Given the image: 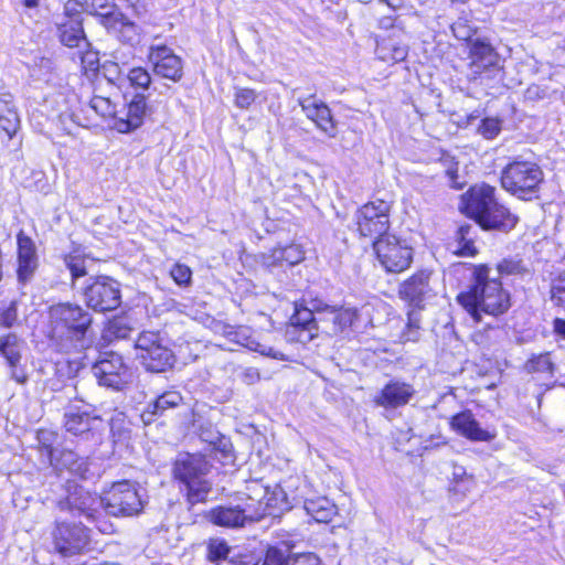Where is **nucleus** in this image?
Instances as JSON below:
<instances>
[{
    "mask_svg": "<svg viewBox=\"0 0 565 565\" xmlns=\"http://www.w3.org/2000/svg\"><path fill=\"white\" fill-rule=\"evenodd\" d=\"M39 66L41 70H45L46 72H51L53 70V62L50 58L42 57L40 60Z\"/></svg>",
    "mask_w": 565,
    "mask_h": 565,
    "instance_id": "0e129e2a",
    "label": "nucleus"
},
{
    "mask_svg": "<svg viewBox=\"0 0 565 565\" xmlns=\"http://www.w3.org/2000/svg\"><path fill=\"white\" fill-rule=\"evenodd\" d=\"M18 244V280L20 284L28 282L38 268V254L33 239L20 231L17 235Z\"/></svg>",
    "mask_w": 565,
    "mask_h": 565,
    "instance_id": "dca6fc26",
    "label": "nucleus"
},
{
    "mask_svg": "<svg viewBox=\"0 0 565 565\" xmlns=\"http://www.w3.org/2000/svg\"><path fill=\"white\" fill-rule=\"evenodd\" d=\"M381 3L386 4L387 7L392 9H398L403 4V0H380Z\"/></svg>",
    "mask_w": 565,
    "mask_h": 565,
    "instance_id": "69168bd1",
    "label": "nucleus"
},
{
    "mask_svg": "<svg viewBox=\"0 0 565 565\" xmlns=\"http://www.w3.org/2000/svg\"><path fill=\"white\" fill-rule=\"evenodd\" d=\"M518 222V218L502 204L497 203L486 215L477 223L484 230H498L501 232L511 231Z\"/></svg>",
    "mask_w": 565,
    "mask_h": 565,
    "instance_id": "c85d7f7f",
    "label": "nucleus"
},
{
    "mask_svg": "<svg viewBox=\"0 0 565 565\" xmlns=\"http://www.w3.org/2000/svg\"><path fill=\"white\" fill-rule=\"evenodd\" d=\"M376 54L385 62L396 63L407 56V50L405 46L394 45L391 42H382L377 44Z\"/></svg>",
    "mask_w": 565,
    "mask_h": 565,
    "instance_id": "ea45409f",
    "label": "nucleus"
},
{
    "mask_svg": "<svg viewBox=\"0 0 565 565\" xmlns=\"http://www.w3.org/2000/svg\"><path fill=\"white\" fill-rule=\"evenodd\" d=\"M428 271H419L413 275L409 279L404 281L399 288V295L403 299L413 303L422 301L423 297L430 290L429 289Z\"/></svg>",
    "mask_w": 565,
    "mask_h": 565,
    "instance_id": "7c9ffc66",
    "label": "nucleus"
},
{
    "mask_svg": "<svg viewBox=\"0 0 565 565\" xmlns=\"http://www.w3.org/2000/svg\"><path fill=\"white\" fill-rule=\"evenodd\" d=\"M93 374L102 386L121 390L130 379L129 369L124 363L121 355L109 352L98 360L93 366Z\"/></svg>",
    "mask_w": 565,
    "mask_h": 565,
    "instance_id": "9b49d317",
    "label": "nucleus"
},
{
    "mask_svg": "<svg viewBox=\"0 0 565 565\" xmlns=\"http://www.w3.org/2000/svg\"><path fill=\"white\" fill-rule=\"evenodd\" d=\"M92 107L103 116H107L111 114V104L109 99L96 96L90 102Z\"/></svg>",
    "mask_w": 565,
    "mask_h": 565,
    "instance_id": "bf43d9fd",
    "label": "nucleus"
},
{
    "mask_svg": "<svg viewBox=\"0 0 565 565\" xmlns=\"http://www.w3.org/2000/svg\"><path fill=\"white\" fill-rule=\"evenodd\" d=\"M490 288V296L478 307V322L481 321V315L499 316L510 308L509 294L502 288L500 280H493Z\"/></svg>",
    "mask_w": 565,
    "mask_h": 565,
    "instance_id": "cd10ccee",
    "label": "nucleus"
},
{
    "mask_svg": "<svg viewBox=\"0 0 565 565\" xmlns=\"http://www.w3.org/2000/svg\"><path fill=\"white\" fill-rule=\"evenodd\" d=\"M262 565H287V556L281 550L270 547Z\"/></svg>",
    "mask_w": 565,
    "mask_h": 565,
    "instance_id": "5fc2aeb1",
    "label": "nucleus"
},
{
    "mask_svg": "<svg viewBox=\"0 0 565 565\" xmlns=\"http://www.w3.org/2000/svg\"><path fill=\"white\" fill-rule=\"evenodd\" d=\"M127 6L131 7L137 14H141L147 10L148 0H124Z\"/></svg>",
    "mask_w": 565,
    "mask_h": 565,
    "instance_id": "680f3d73",
    "label": "nucleus"
},
{
    "mask_svg": "<svg viewBox=\"0 0 565 565\" xmlns=\"http://www.w3.org/2000/svg\"><path fill=\"white\" fill-rule=\"evenodd\" d=\"M65 429L83 440L98 444L104 431V423L98 416H90L88 413L75 412L74 406L65 413Z\"/></svg>",
    "mask_w": 565,
    "mask_h": 565,
    "instance_id": "4468645a",
    "label": "nucleus"
},
{
    "mask_svg": "<svg viewBox=\"0 0 565 565\" xmlns=\"http://www.w3.org/2000/svg\"><path fill=\"white\" fill-rule=\"evenodd\" d=\"M209 471L210 465L201 455L181 454L173 467L175 479L182 483L200 476H206Z\"/></svg>",
    "mask_w": 565,
    "mask_h": 565,
    "instance_id": "5701e85b",
    "label": "nucleus"
},
{
    "mask_svg": "<svg viewBox=\"0 0 565 565\" xmlns=\"http://www.w3.org/2000/svg\"><path fill=\"white\" fill-rule=\"evenodd\" d=\"M494 193L495 188L484 183L471 188L466 209L468 214L473 217L476 222L499 203Z\"/></svg>",
    "mask_w": 565,
    "mask_h": 565,
    "instance_id": "4be33fe9",
    "label": "nucleus"
},
{
    "mask_svg": "<svg viewBox=\"0 0 565 565\" xmlns=\"http://www.w3.org/2000/svg\"><path fill=\"white\" fill-rule=\"evenodd\" d=\"M87 521L94 523L103 534H111L115 531L114 524L103 514L100 509H97L95 516H88Z\"/></svg>",
    "mask_w": 565,
    "mask_h": 565,
    "instance_id": "603ef678",
    "label": "nucleus"
},
{
    "mask_svg": "<svg viewBox=\"0 0 565 565\" xmlns=\"http://www.w3.org/2000/svg\"><path fill=\"white\" fill-rule=\"evenodd\" d=\"M110 431L116 444H126L131 437V424L122 413H117L110 419Z\"/></svg>",
    "mask_w": 565,
    "mask_h": 565,
    "instance_id": "4c0bfd02",
    "label": "nucleus"
},
{
    "mask_svg": "<svg viewBox=\"0 0 565 565\" xmlns=\"http://www.w3.org/2000/svg\"><path fill=\"white\" fill-rule=\"evenodd\" d=\"M396 342L417 341L420 337L419 318L416 312H409L407 323L402 332L392 334Z\"/></svg>",
    "mask_w": 565,
    "mask_h": 565,
    "instance_id": "58836bf2",
    "label": "nucleus"
},
{
    "mask_svg": "<svg viewBox=\"0 0 565 565\" xmlns=\"http://www.w3.org/2000/svg\"><path fill=\"white\" fill-rule=\"evenodd\" d=\"M319 558L311 554H297L287 556V565H318Z\"/></svg>",
    "mask_w": 565,
    "mask_h": 565,
    "instance_id": "13d9d810",
    "label": "nucleus"
},
{
    "mask_svg": "<svg viewBox=\"0 0 565 565\" xmlns=\"http://www.w3.org/2000/svg\"><path fill=\"white\" fill-rule=\"evenodd\" d=\"M391 205L377 200L364 204L355 213L358 231L365 237H384L390 227Z\"/></svg>",
    "mask_w": 565,
    "mask_h": 565,
    "instance_id": "0eeeda50",
    "label": "nucleus"
},
{
    "mask_svg": "<svg viewBox=\"0 0 565 565\" xmlns=\"http://www.w3.org/2000/svg\"><path fill=\"white\" fill-rule=\"evenodd\" d=\"M0 355L11 367V377L18 383H24L26 381L25 373L22 370H17L21 360V342L14 333L0 338Z\"/></svg>",
    "mask_w": 565,
    "mask_h": 565,
    "instance_id": "bb28decb",
    "label": "nucleus"
},
{
    "mask_svg": "<svg viewBox=\"0 0 565 565\" xmlns=\"http://www.w3.org/2000/svg\"><path fill=\"white\" fill-rule=\"evenodd\" d=\"M479 117H480V115H479V114H476V115H475V114H471V115L467 118L466 126L471 125V124H472V120H475V119H477V118H479Z\"/></svg>",
    "mask_w": 565,
    "mask_h": 565,
    "instance_id": "774afa93",
    "label": "nucleus"
},
{
    "mask_svg": "<svg viewBox=\"0 0 565 565\" xmlns=\"http://www.w3.org/2000/svg\"><path fill=\"white\" fill-rule=\"evenodd\" d=\"M182 402L183 397L178 391H167L148 405L143 416L147 414L163 415L166 411L180 406Z\"/></svg>",
    "mask_w": 565,
    "mask_h": 565,
    "instance_id": "c9c22d12",
    "label": "nucleus"
},
{
    "mask_svg": "<svg viewBox=\"0 0 565 565\" xmlns=\"http://www.w3.org/2000/svg\"><path fill=\"white\" fill-rule=\"evenodd\" d=\"M170 275L179 286H186L191 281L192 271L186 265L175 264Z\"/></svg>",
    "mask_w": 565,
    "mask_h": 565,
    "instance_id": "8fccbe9b",
    "label": "nucleus"
},
{
    "mask_svg": "<svg viewBox=\"0 0 565 565\" xmlns=\"http://www.w3.org/2000/svg\"><path fill=\"white\" fill-rule=\"evenodd\" d=\"M23 4L28 8H34L39 4V0H23Z\"/></svg>",
    "mask_w": 565,
    "mask_h": 565,
    "instance_id": "338daca9",
    "label": "nucleus"
},
{
    "mask_svg": "<svg viewBox=\"0 0 565 565\" xmlns=\"http://www.w3.org/2000/svg\"><path fill=\"white\" fill-rule=\"evenodd\" d=\"M493 280L490 278V268L487 265L476 267L473 271V284L468 291L460 292L457 296L458 303L478 322V307L490 296Z\"/></svg>",
    "mask_w": 565,
    "mask_h": 565,
    "instance_id": "f8f14e48",
    "label": "nucleus"
},
{
    "mask_svg": "<svg viewBox=\"0 0 565 565\" xmlns=\"http://www.w3.org/2000/svg\"><path fill=\"white\" fill-rule=\"evenodd\" d=\"M87 306L95 311H111L120 305L119 282L108 276H98L83 291Z\"/></svg>",
    "mask_w": 565,
    "mask_h": 565,
    "instance_id": "6e6552de",
    "label": "nucleus"
},
{
    "mask_svg": "<svg viewBox=\"0 0 565 565\" xmlns=\"http://www.w3.org/2000/svg\"><path fill=\"white\" fill-rule=\"evenodd\" d=\"M315 309L319 316V330L331 337L347 333L359 318L358 310L351 307L330 306L321 301Z\"/></svg>",
    "mask_w": 565,
    "mask_h": 565,
    "instance_id": "1a4fd4ad",
    "label": "nucleus"
},
{
    "mask_svg": "<svg viewBox=\"0 0 565 565\" xmlns=\"http://www.w3.org/2000/svg\"><path fill=\"white\" fill-rule=\"evenodd\" d=\"M86 262V257L78 250H74L64 257V263L70 269L73 280L87 275Z\"/></svg>",
    "mask_w": 565,
    "mask_h": 565,
    "instance_id": "a19ab883",
    "label": "nucleus"
},
{
    "mask_svg": "<svg viewBox=\"0 0 565 565\" xmlns=\"http://www.w3.org/2000/svg\"><path fill=\"white\" fill-rule=\"evenodd\" d=\"M250 495L253 503H258L263 508L262 518L265 515H275L277 512H282L290 509V502L285 490L280 486H275L273 490H268L259 484H255Z\"/></svg>",
    "mask_w": 565,
    "mask_h": 565,
    "instance_id": "f3484780",
    "label": "nucleus"
},
{
    "mask_svg": "<svg viewBox=\"0 0 565 565\" xmlns=\"http://www.w3.org/2000/svg\"><path fill=\"white\" fill-rule=\"evenodd\" d=\"M373 247L381 265L388 273H402L413 260L412 248L393 235L379 237Z\"/></svg>",
    "mask_w": 565,
    "mask_h": 565,
    "instance_id": "423d86ee",
    "label": "nucleus"
},
{
    "mask_svg": "<svg viewBox=\"0 0 565 565\" xmlns=\"http://www.w3.org/2000/svg\"><path fill=\"white\" fill-rule=\"evenodd\" d=\"M88 11V3L78 0H67L64 4V17L62 21H78L83 23L82 15Z\"/></svg>",
    "mask_w": 565,
    "mask_h": 565,
    "instance_id": "c03bdc74",
    "label": "nucleus"
},
{
    "mask_svg": "<svg viewBox=\"0 0 565 565\" xmlns=\"http://www.w3.org/2000/svg\"><path fill=\"white\" fill-rule=\"evenodd\" d=\"M551 297L557 306H565V276H558L553 280Z\"/></svg>",
    "mask_w": 565,
    "mask_h": 565,
    "instance_id": "3c124183",
    "label": "nucleus"
},
{
    "mask_svg": "<svg viewBox=\"0 0 565 565\" xmlns=\"http://www.w3.org/2000/svg\"><path fill=\"white\" fill-rule=\"evenodd\" d=\"M50 320L53 337H66L70 341V344H62L65 351H79L88 345L85 334L92 323V316L81 306L73 303L53 306L50 309Z\"/></svg>",
    "mask_w": 565,
    "mask_h": 565,
    "instance_id": "f257e3e1",
    "label": "nucleus"
},
{
    "mask_svg": "<svg viewBox=\"0 0 565 565\" xmlns=\"http://www.w3.org/2000/svg\"><path fill=\"white\" fill-rule=\"evenodd\" d=\"M235 105L241 109H247L256 99L257 94L250 88H237L234 96Z\"/></svg>",
    "mask_w": 565,
    "mask_h": 565,
    "instance_id": "09e8293b",
    "label": "nucleus"
},
{
    "mask_svg": "<svg viewBox=\"0 0 565 565\" xmlns=\"http://www.w3.org/2000/svg\"><path fill=\"white\" fill-rule=\"evenodd\" d=\"M501 130L500 121L497 118H486L478 126V132L486 139H493Z\"/></svg>",
    "mask_w": 565,
    "mask_h": 565,
    "instance_id": "de8ad7c7",
    "label": "nucleus"
},
{
    "mask_svg": "<svg viewBox=\"0 0 565 565\" xmlns=\"http://www.w3.org/2000/svg\"><path fill=\"white\" fill-rule=\"evenodd\" d=\"M246 347L249 348L253 351L259 352L260 354H263L265 356H270V358L277 359V360H284L285 359L284 354L281 352H278L274 348L268 347V345L263 344V343H259V342L254 341V340L249 341L246 344Z\"/></svg>",
    "mask_w": 565,
    "mask_h": 565,
    "instance_id": "864d4df0",
    "label": "nucleus"
},
{
    "mask_svg": "<svg viewBox=\"0 0 565 565\" xmlns=\"http://www.w3.org/2000/svg\"><path fill=\"white\" fill-rule=\"evenodd\" d=\"M497 270L501 276H522L527 271L522 259L516 257L502 259L498 263Z\"/></svg>",
    "mask_w": 565,
    "mask_h": 565,
    "instance_id": "37998d69",
    "label": "nucleus"
},
{
    "mask_svg": "<svg viewBox=\"0 0 565 565\" xmlns=\"http://www.w3.org/2000/svg\"><path fill=\"white\" fill-rule=\"evenodd\" d=\"M308 515L317 522L327 523L337 514V507L326 497L307 499L303 505Z\"/></svg>",
    "mask_w": 565,
    "mask_h": 565,
    "instance_id": "72a5a7b5",
    "label": "nucleus"
},
{
    "mask_svg": "<svg viewBox=\"0 0 565 565\" xmlns=\"http://www.w3.org/2000/svg\"><path fill=\"white\" fill-rule=\"evenodd\" d=\"M19 128L20 116L13 96L10 93L0 94V129L12 139Z\"/></svg>",
    "mask_w": 565,
    "mask_h": 565,
    "instance_id": "c756f323",
    "label": "nucleus"
},
{
    "mask_svg": "<svg viewBox=\"0 0 565 565\" xmlns=\"http://www.w3.org/2000/svg\"><path fill=\"white\" fill-rule=\"evenodd\" d=\"M450 425L455 431L472 441H491L497 436L495 431L481 428L470 411L452 416Z\"/></svg>",
    "mask_w": 565,
    "mask_h": 565,
    "instance_id": "aec40b11",
    "label": "nucleus"
},
{
    "mask_svg": "<svg viewBox=\"0 0 565 565\" xmlns=\"http://www.w3.org/2000/svg\"><path fill=\"white\" fill-rule=\"evenodd\" d=\"M146 110V97L141 94L135 95L127 106L125 117L115 118V128L121 134H127L139 128L143 122Z\"/></svg>",
    "mask_w": 565,
    "mask_h": 565,
    "instance_id": "a878e982",
    "label": "nucleus"
},
{
    "mask_svg": "<svg viewBox=\"0 0 565 565\" xmlns=\"http://www.w3.org/2000/svg\"><path fill=\"white\" fill-rule=\"evenodd\" d=\"M88 532L81 523L56 522L52 533L54 547L63 556L77 554L88 545Z\"/></svg>",
    "mask_w": 565,
    "mask_h": 565,
    "instance_id": "9d476101",
    "label": "nucleus"
},
{
    "mask_svg": "<svg viewBox=\"0 0 565 565\" xmlns=\"http://www.w3.org/2000/svg\"><path fill=\"white\" fill-rule=\"evenodd\" d=\"M18 318L17 302L12 301L10 306L0 313V326L11 328Z\"/></svg>",
    "mask_w": 565,
    "mask_h": 565,
    "instance_id": "4d7b16f0",
    "label": "nucleus"
},
{
    "mask_svg": "<svg viewBox=\"0 0 565 565\" xmlns=\"http://www.w3.org/2000/svg\"><path fill=\"white\" fill-rule=\"evenodd\" d=\"M548 97L547 87L532 84L524 92V98L529 102H537Z\"/></svg>",
    "mask_w": 565,
    "mask_h": 565,
    "instance_id": "6e6d98bb",
    "label": "nucleus"
},
{
    "mask_svg": "<svg viewBox=\"0 0 565 565\" xmlns=\"http://www.w3.org/2000/svg\"><path fill=\"white\" fill-rule=\"evenodd\" d=\"M148 60L153 73L160 77L179 82L183 76V63L180 56L167 45H150Z\"/></svg>",
    "mask_w": 565,
    "mask_h": 565,
    "instance_id": "2eb2a0df",
    "label": "nucleus"
},
{
    "mask_svg": "<svg viewBox=\"0 0 565 565\" xmlns=\"http://www.w3.org/2000/svg\"><path fill=\"white\" fill-rule=\"evenodd\" d=\"M263 508L253 503L248 494L236 505H217L206 513V519L214 525L230 529L243 527L249 522L262 519Z\"/></svg>",
    "mask_w": 565,
    "mask_h": 565,
    "instance_id": "20e7f679",
    "label": "nucleus"
},
{
    "mask_svg": "<svg viewBox=\"0 0 565 565\" xmlns=\"http://www.w3.org/2000/svg\"><path fill=\"white\" fill-rule=\"evenodd\" d=\"M553 330L561 338L565 339V320L561 318H555L553 321Z\"/></svg>",
    "mask_w": 565,
    "mask_h": 565,
    "instance_id": "e2e57ef3",
    "label": "nucleus"
},
{
    "mask_svg": "<svg viewBox=\"0 0 565 565\" xmlns=\"http://www.w3.org/2000/svg\"><path fill=\"white\" fill-rule=\"evenodd\" d=\"M58 38L61 42L68 47L85 46L86 36L83 29V23L76 21H61L57 22Z\"/></svg>",
    "mask_w": 565,
    "mask_h": 565,
    "instance_id": "473e14b6",
    "label": "nucleus"
},
{
    "mask_svg": "<svg viewBox=\"0 0 565 565\" xmlns=\"http://www.w3.org/2000/svg\"><path fill=\"white\" fill-rule=\"evenodd\" d=\"M320 301L312 302L311 308L295 306V312L290 317V323L287 328L286 334L290 340L300 343H308L313 340L319 332V317L316 318L315 306H319Z\"/></svg>",
    "mask_w": 565,
    "mask_h": 565,
    "instance_id": "ddd939ff",
    "label": "nucleus"
},
{
    "mask_svg": "<svg viewBox=\"0 0 565 565\" xmlns=\"http://www.w3.org/2000/svg\"><path fill=\"white\" fill-rule=\"evenodd\" d=\"M58 507L61 510H76L87 519L88 516H95L97 509H104V502L103 497H95L83 488H78L70 494L66 502L61 501Z\"/></svg>",
    "mask_w": 565,
    "mask_h": 565,
    "instance_id": "b1692460",
    "label": "nucleus"
},
{
    "mask_svg": "<svg viewBox=\"0 0 565 565\" xmlns=\"http://www.w3.org/2000/svg\"><path fill=\"white\" fill-rule=\"evenodd\" d=\"M553 367H554V364L551 360L550 353H541L537 355H533L532 358H530L526 361V363L524 365V369L526 370L527 373L552 374Z\"/></svg>",
    "mask_w": 565,
    "mask_h": 565,
    "instance_id": "79ce46f5",
    "label": "nucleus"
},
{
    "mask_svg": "<svg viewBox=\"0 0 565 565\" xmlns=\"http://www.w3.org/2000/svg\"><path fill=\"white\" fill-rule=\"evenodd\" d=\"M45 435H46V433H44V431H41V433L39 434V440H40V443L42 444L41 451H42V455H43V456H46V458H47L49 462H50L51 465H53V463H54V449L52 448V446H51V445L45 444V443L43 441V439H45Z\"/></svg>",
    "mask_w": 565,
    "mask_h": 565,
    "instance_id": "052dcab7",
    "label": "nucleus"
},
{
    "mask_svg": "<svg viewBox=\"0 0 565 565\" xmlns=\"http://www.w3.org/2000/svg\"><path fill=\"white\" fill-rule=\"evenodd\" d=\"M104 510L114 516H134L143 509L142 495L137 486L124 480L114 483L103 495Z\"/></svg>",
    "mask_w": 565,
    "mask_h": 565,
    "instance_id": "7ed1b4c3",
    "label": "nucleus"
},
{
    "mask_svg": "<svg viewBox=\"0 0 565 565\" xmlns=\"http://www.w3.org/2000/svg\"><path fill=\"white\" fill-rule=\"evenodd\" d=\"M127 78L135 87L147 89L151 83V76L143 67H134L127 73Z\"/></svg>",
    "mask_w": 565,
    "mask_h": 565,
    "instance_id": "a18cd8bd",
    "label": "nucleus"
},
{
    "mask_svg": "<svg viewBox=\"0 0 565 565\" xmlns=\"http://www.w3.org/2000/svg\"><path fill=\"white\" fill-rule=\"evenodd\" d=\"M414 395L413 385L402 381H391L374 397V403L384 408H398L408 404Z\"/></svg>",
    "mask_w": 565,
    "mask_h": 565,
    "instance_id": "6ab92c4d",
    "label": "nucleus"
},
{
    "mask_svg": "<svg viewBox=\"0 0 565 565\" xmlns=\"http://www.w3.org/2000/svg\"><path fill=\"white\" fill-rule=\"evenodd\" d=\"M469 56L471 58L470 70L473 78L482 71L497 66L499 63V55L491 44L481 40H476L470 44Z\"/></svg>",
    "mask_w": 565,
    "mask_h": 565,
    "instance_id": "393cba45",
    "label": "nucleus"
},
{
    "mask_svg": "<svg viewBox=\"0 0 565 565\" xmlns=\"http://www.w3.org/2000/svg\"><path fill=\"white\" fill-rule=\"evenodd\" d=\"M543 180L542 169L531 161H513L503 169L501 174L503 189L522 200L539 198Z\"/></svg>",
    "mask_w": 565,
    "mask_h": 565,
    "instance_id": "f03ea898",
    "label": "nucleus"
},
{
    "mask_svg": "<svg viewBox=\"0 0 565 565\" xmlns=\"http://www.w3.org/2000/svg\"><path fill=\"white\" fill-rule=\"evenodd\" d=\"M102 11L96 12L102 19V24L111 31L120 32L128 41L135 40L138 34L137 25L131 22L124 13L115 9L111 3L100 4Z\"/></svg>",
    "mask_w": 565,
    "mask_h": 565,
    "instance_id": "412c9836",
    "label": "nucleus"
},
{
    "mask_svg": "<svg viewBox=\"0 0 565 565\" xmlns=\"http://www.w3.org/2000/svg\"><path fill=\"white\" fill-rule=\"evenodd\" d=\"M183 484L186 489L188 502L192 505L204 502L212 489V486L205 479V476L191 479Z\"/></svg>",
    "mask_w": 565,
    "mask_h": 565,
    "instance_id": "e433bc0d",
    "label": "nucleus"
},
{
    "mask_svg": "<svg viewBox=\"0 0 565 565\" xmlns=\"http://www.w3.org/2000/svg\"><path fill=\"white\" fill-rule=\"evenodd\" d=\"M298 104L302 111L306 114L307 118L312 120L320 130H322L329 137L335 136L337 129L331 115V110L324 103H318L311 95L308 97H299Z\"/></svg>",
    "mask_w": 565,
    "mask_h": 565,
    "instance_id": "a211bd4d",
    "label": "nucleus"
},
{
    "mask_svg": "<svg viewBox=\"0 0 565 565\" xmlns=\"http://www.w3.org/2000/svg\"><path fill=\"white\" fill-rule=\"evenodd\" d=\"M209 559L212 562L226 558L230 547L226 542L220 539H212L209 542Z\"/></svg>",
    "mask_w": 565,
    "mask_h": 565,
    "instance_id": "49530a36",
    "label": "nucleus"
},
{
    "mask_svg": "<svg viewBox=\"0 0 565 565\" xmlns=\"http://www.w3.org/2000/svg\"><path fill=\"white\" fill-rule=\"evenodd\" d=\"M136 349L142 365L150 372H164L175 361L174 354L162 343L157 332H141L136 340Z\"/></svg>",
    "mask_w": 565,
    "mask_h": 565,
    "instance_id": "39448f33",
    "label": "nucleus"
},
{
    "mask_svg": "<svg viewBox=\"0 0 565 565\" xmlns=\"http://www.w3.org/2000/svg\"><path fill=\"white\" fill-rule=\"evenodd\" d=\"M477 226L472 224L461 225L456 234V249L454 253L461 257L476 256L478 249L475 245Z\"/></svg>",
    "mask_w": 565,
    "mask_h": 565,
    "instance_id": "f704fd0d",
    "label": "nucleus"
},
{
    "mask_svg": "<svg viewBox=\"0 0 565 565\" xmlns=\"http://www.w3.org/2000/svg\"><path fill=\"white\" fill-rule=\"evenodd\" d=\"M305 258V252L300 245L290 244L286 247L276 248L271 252V254L264 256V264L267 267L273 266H282L284 264L288 266H294L299 264Z\"/></svg>",
    "mask_w": 565,
    "mask_h": 565,
    "instance_id": "2f4dec72",
    "label": "nucleus"
}]
</instances>
